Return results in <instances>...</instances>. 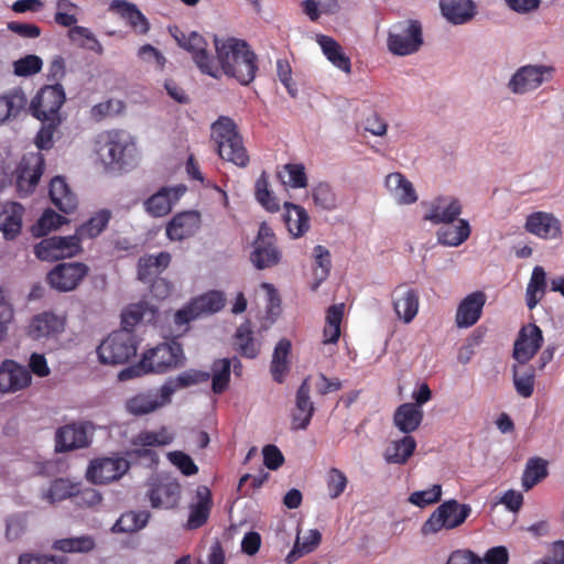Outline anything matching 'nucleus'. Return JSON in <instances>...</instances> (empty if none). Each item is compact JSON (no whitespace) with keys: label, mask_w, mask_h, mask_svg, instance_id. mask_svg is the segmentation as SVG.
Masks as SVG:
<instances>
[{"label":"nucleus","mask_w":564,"mask_h":564,"mask_svg":"<svg viewBox=\"0 0 564 564\" xmlns=\"http://www.w3.org/2000/svg\"><path fill=\"white\" fill-rule=\"evenodd\" d=\"M170 262L169 252L141 257L138 262V276L142 282L150 283L169 267Z\"/></svg>","instance_id":"nucleus-37"},{"label":"nucleus","mask_w":564,"mask_h":564,"mask_svg":"<svg viewBox=\"0 0 564 564\" xmlns=\"http://www.w3.org/2000/svg\"><path fill=\"white\" fill-rule=\"evenodd\" d=\"M442 497V486L432 485L430 488L424 490H417L410 495L409 502L413 506L424 508L440 501Z\"/></svg>","instance_id":"nucleus-64"},{"label":"nucleus","mask_w":564,"mask_h":564,"mask_svg":"<svg viewBox=\"0 0 564 564\" xmlns=\"http://www.w3.org/2000/svg\"><path fill=\"white\" fill-rule=\"evenodd\" d=\"M344 313V305H333L328 308L326 315V326L324 328V344H335L340 336V323Z\"/></svg>","instance_id":"nucleus-58"},{"label":"nucleus","mask_w":564,"mask_h":564,"mask_svg":"<svg viewBox=\"0 0 564 564\" xmlns=\"http://www.w3.org/2000/svg\"><path fill=\"white\" fill-rule=\"evenodd\" d=\"M110 219V213L108 210H100L93 216L88 221L83 224L77 230L75 236L82 239H89L97 237L107 226Z\"/></svg>","instance_id":"nucleus-57"},{"label":"nucleus","mask_w":564,"mask_h":564,"mask_svg":"<svg viewBox=\"0 0 564 564\" xmlns=\"http://www.w3.org/2000/svg\"><path fill=\"white\" fill-rule=\"evenodd\" d=\"M135 335L127 328L111 333L97 348L99 361L104 365H121L137 355Z\"/></svg>","instance_id":"nucleus-4"},{"label":"nucleus","mask_w":564,"mask_h":564,"mask_svg":"<svg viewBox=\"0 0 564 564\" xmlns=\"http://www.w3.org/2000/svg\"><path fill=\"white\" fill-rule=\"evenodd\" d=\"M234 347L245 358L254 359L260 354L261 341L254 337L250 322H245L237 328Z\"/></svg>","instance_id":"nucleus-35"},{"label":"nucleus","mask_w":564,"mask_h":564,"mask_svg":"<svg viewBox=\"0 0 564 564\" xmlns=\"http://www.w3.org/2000/svg\"><path fill=\"white\" fill-rule=\"evenodd\" d=\"M170 403L171 401L166 399L164 388L161 386L159 390H148L128 398L124 402V409L133 416H142Z\"/></svg>","instance_id":"nucleus-18"},{"label":"nucleus","mask_w":564,"mask_h":564,"mask_svg":"<svg viewBox=\"0 0 564 564\" xmlns=\"http://www.w3.org/2000/svg\"><path fill=\"white\" fill-rule=\"evenodd\" d=\"M212 139L216 143L218 154L221 159L239 167H246L248 165L249 155L232 119L229 117H220L215 121L212 124Z\"/></svg>","instance_id":"nucleus-2"},{"label":"nucleus","mask_w":564,"mask_h":564,"mask_svg":"<svg viewBox=\"0 0 564 564\" xmlns=\"http://www.w3.org/2000/svg\"><path fill=\"white\" fill-rule=\"evenodd\" d=\"M384 186L389 195L399 205H411L417 200L413 184L399 172L388 174L384 180Z\"/></svg>","instance_id":"nucleus-31"},{"label":"nucleus","mask_w":564,"mask_h":564,"mask_svg":"<svg viewBox=\"0 0 564 564\" xmlns=\"http://www.w3.org/2000/svg\"><path fill=\"white\" fill-rule=\"evenodd\" d=\"M67 36L80 48L91 51L99 55L104 53L101 43L88 28L75 25L69 29Z\"/></svg>","instance_id":"nucleus-53"},{"label":"nucleus","mask_w":564,"mask_h":564,"mask_svg":"<svg viewBox=\"0 0 564 564\" xmlns=\"http://www.w3.org/2000/svg\"><path fill=\"white\" fill-rule=\"evenodd\" d=\"M393 308L404 323H410L419 311V294L416 291L400 285L393 291Z\"/></svg>","instance_id":"nucleus-32"},{"label":"nucleus","mask_w":564,"mask_h":564,"mask_svg":"<svg viewBox=\"0 0 564 564\" xmlns=\"http://www.w3.org/2000/svg\"><path fill=\"white\" fill-rule=\"evenodd\" d=\"M486 303L484 292L477 291L468 294L458 305L456 311V324L460 328L475 325L481 316Z\"/></svg>","instance_id":"nucleus-28"},{"label":"nucleus","mask_w":564,"mask_h":564,"mask_svg":"<svg viewBox=\"0 0 564 564\" xmlns=\"http://www.w3.org/2000/svg\"><path fill=\"white\" fill-rule=\"evenodd\" d=\"M423 419V411L414 403L401 404L394 413V425L403 433L415 431Z\"/></svg>","instance_id":"nucleus-44"},{"label":"nucleus","mask_w":564,"mask_h":564,"mask_svg":"<svg viewBox=\"0 0 564 564\" xmlns=\"http://www.w3.org/2000/svg\"><path fill=\"white\" fill-rule=\"evenodd\" d=\"M463 212L462 203L451 195L437 196L426 204L424 220L434 225H448L457 219Z\"/></svg>","instance_id":"nucleus-13"},{"label":"nucleus","mask_w":564,"mask_h":564,"mask_svg":"<svg viewBox=\"0 0 564 564\" xmlns=\"http://www.w3.org/2000/svg\"><path fill=\"white\" fill-rule=\"evenodd\" d=\"M284 221L289 232L294 237H302L310 228V217L306 210L293 203H284Z\"/></svg>","instance_id":"nucleus-42"},{"label":"nucleus","mask_w":564,"mask_h":564,"mask_svg":"<svg viewBox=\"0 0 564 564\" xmlns=\"http://www.w3.org/2000/svg\"><path fill=\"white\" fill-rule=\"evenodd\" d=\"M254 194L257 202L268 212L274 213L280 209L276 197L269 188V176L265 172H262L256 181Z\"/></svg>","instance_id":"nucleus-56"},{"label":"nucleus","mask_w":564,"mask_h":564,"mask_svg":"<svg viewBox=\"0 0 564 564\" xmlns=\"http://www.w3.org/2000/svg\"><path fill=\"white\" fill-rule=\"evenodd\" d=\"M76 10L77 6L73 3L70 0H57L56 12L54 15L55 22L66 28L75 26V24L77 23V18L75 15Z\"/></svg>","instance_id":"nucleus-63"},{"label":"nucleus","mask_w":564,"mask_h":564,"mask_svg":"<svg viewBox=\"0 0 564 564\" xmlns=\"http://www.w3.org/2000/svg\"><path fill=\"white\" fill-rule=\"evenodd\" d=\"M23 212L22 205L10 203L0 213V231L6 239H14L20 234Z\"/></svg>","instance_id":"nucleus-39"},{"label":"nucleus","mask_w":564,"mask_h":564,"mask_svg":"<svg viewBox=\"0 0 564 564\" xmlns=\"http://www.w3.org/2000/svg\"><path fill=\"white\" fill-rule=\"evenodd\" d=\"M150 519L149 511H128L112 525L111 531L115 533H132L145 528Z\"/></svg>","instance_id":"nucleus-50"},{"label":"nucleus","mask_w":564,"mask_h":564,"mask_svg":"<svg viewBox=\"0 0 564 564\" xmlns=\"http://www.w3.org/2000/svg\"><path fill=\"white\" fill-rule=\"evenodd\" d=\"M471 228L468 220L459 218L456 223L443 225L436 231L437 242L445 247H458L470 236Z\"/></svg>","instance_id":"nucleus-34"},{"label":"nucleus","mask_w":564,"mask_h":564,"mask_svg":"<svg viewBox=\"0 0 564 564\" xmlns=\"http://www.w3.org/2000/svg\"><path fill=\"white\" fill-rule=\"evenodd\" d=\"M422 25L417 20H402L392 24L388 31V50L397 56L416 53L423 45Z\"/></svg>","instance_id":"nucleus-5"},{"label":"nucleus","mask_w":564,"mask_h":564,"mask_svg":"<svg viewBox=\"0 0 564 564\" xmlns=\"http://www.w3.org/2000/svg\"><path fill=\"white\" fill-rule=\"evenodd\" d=\"M65 101V91L61 84L43 87L32 100L34 117L39 120L59 119L58 111Z\"/></svg>","instance_id":"nucleus-12"},{"label":"nucleus","mask_w":564,"mask_h":564,"mask_svg":"<svg viewBox=\"0 0 564 564\" xmlns=\"http://www.w3.org/2000/svg\"><path fill=\"white\" fill-rule=\"evenodd\" d=\"M314 284L313 290H316L329 275L332 268L330 252L322 245L314 247Z\"/></svg>","instance_id":"nucleus-55"},{"label":"nucleus","mask_w":564,"mask_h":564,"mask_svg":"<svg viewBox=\"0 0 564 564\" xmlns=\"http://www.w3.org/2000/svg\"><path fill=\"white\" fill-rule=\"evenodd\" d=\"M158 310L148 302H139L129 305L122 312L123 328L129 329L138 324H150L156 318Z\"/></svg>","instance_id":"nucleus-41"},{"label":"nucleus","mask_w":564,"mask_h":564,"mask_svg":"<svg viewBox=\"0 0 564 564\" xmlns=\"http://www.w3.org/2000/svg\"><path fill=\"white\" fill-rule=\"evenodd\" d=\"M110 8L117 10L137 34L144 35L150 30V23L135 4L126 0H113Z\"/></svg>","instance_id":"nucleus-38"},{"label":"nucleus","mask_w":564,"mask_h":564,"mask_svg":"<svg viewBox=\"0 0 564 564\" xmlns=\"http://www.w3.org/2000/svg\"><path fill=\"white\" fill-rule=\"evenodd\" d=\"M321 539L322 535L317 529H310L305 532L297 531L293 549L286 555V562L292 563L313 552L319 545Z\"/></svg>","instance_id":"nucleus-43"},{"label":"nucleus","mask_w":564,"mask_h":564,"mask_svg":"<svg viewBox=\"0 0 564 564\" xmlns=\"http://www.w3.org/2000/svg\"><path fill=\"white\" fill-rule=\"evenodd\" d=\"M290 351L291 341L286 338L280 339L274 347L270 371L273 380L279 383L283 382L285 375L289 372Z\"/></svg>","instance_id":"nucleus-47"},{"label":"nucleus","mask_w":564,"mask_h":564,"mask_svg":"<svg viewBox=\"0 0 564 564\" xmlns=\"http://www.w3.org/2000/svg\"><path fill=\"white\" fill-rule=\"evenodd\" d=\"M310 378L304 379L296 392L295 410L292 413V429L306 430L314 414L315 408L311 400Z\"/></svg>","instance_id":"nucleus-29"},{"label":"nucleus","mask_w":564,"mask_h":564,"mask_svg":"<svg viewBox=\"0 0 564 564\" xmlns=\"http://www.w3.org/2000/svg\"><path fill=\"white\" fill-rule=\"evenodd\" d=\"M546 286V272L544 268L540 265L534 267L525 290V302L529 310L536 307L545 294Z\"/></svg>","instance_id":"nucleus-48"},{"label":"nucleus","mask_w":564,"mask_h":564,"mask_svg":"<svg viewBox=\"0 0 564 564\" xmlns=\"http://www.w3.org/2000/svg\"><path fill=\"white\" fill-rule=\"evenodd\" d=\"M26 97L21 89H12L0 95V126L15 118L25 107Z\"/></svg>","instance_id":"nucleus-49"},{"label":"nucleus","mask_w":564,"mask_h":564,"mask_svg":"<svg viewBox=\"0 0 564 564\" xmlns=\"http://www.w3.org/2000/svg\"><path fill=\"white\" fill-rule=\"evenodd\" d=\"M278 176L284 185L293 188H303L307 185L305 169L302 164H285Z\"/></svg>","instance_id":"nucleus-59"},{"label":"nucleus","mask_w":564,"mask_h":564,"mask_svg":"<svg viewBox=\"0 0 564 564\" xmlns=\"http://www.w3.org/2000/svg\"><path fill=\"white\" fill-rule=\"evenodd\" d=\"M65 328V319L52 312H43L32 317L28 326V335L33 339L50 338L61 334Z\"/></svg>","instance_id":"nucleus-27"},{"label":"nucleus","mask_w":564,"mask_h":564,"mask_svg":"<svg viewBox=\"0 0 564 564\" xmlns=\"http://www.w3.org/2000/svg\"><path fill=\"white\" fill-rule=\"evenodd\" d=\"M524 228L542 239H556L561 236V221L551 213L535 212L527 217Z\"/></svg>","instance_id":"nucleus-26"},{"label":"nucleus","mask_w":564,"mask_h":564,"mask_svg":"<svg viewBox=\"0 0 564 564\" xmlns=\"http://www.w3.org/2000/svg\"><path fill=\"white\" fill-rule=\"evenodd\" d=\"M416 442L412 436H404L399 441H392L386 447L383 457L389 464H405L412 456Z\"/></svg>","instance_id":"nucleus-46"},{"label":"nucleus","mask_w":564,"mask_h":564,"mask_svg":"<svg viewBox=\"0 0 564 564\" xmlns=\"http://www.w3.org/2000/svg\"><path fill=\"white\" fill-rule=\"evenodd\" d=\"M547 476V462L541 457H531L522 475V488L528 491Z\"/></svg>","instance_id":"nucleus-52"},{"label":"nucleus","mask_w":564,"mask_h":564,"mask_svg":"<svg viewBox=\"0 0 564 564\" xmlns=\"http://www.w3.org/2000/svg\"><path fill=\"white\" fill-rule=\"evenodd\" d=\"M44 169L41 153H29L22 159L17 176V187L22 195H28L36 186Z\"/></svg>","instance_id":"nucleus-22"},{"label":"nucleus","mask_w":564,"mask_h":564,"mask_svg":"<svg viewBox=\"0 0 564 564\" xmlns=\"http://www.w3.org/2000/svg\"><path fill=\"white\" fill-rule=\"evenodd\" d=\"M31 373L28 368L14 360L6 359L0 364V392L15 393L31 384Z\"/></svg>","instance_id":"nucleus-20"},{"label":"nucleus","mask_w":564,"mask_h":564,"mask_svg":"<svg viewBox=\"0 0 564 564\" xmlns=\"http://www.w3.org/2000/svg\"><path fill=\"white\" fill-rule=\"evenodd\" d=\"M552 74L545 65H524L518 68L508 82L509 90L514 95H524L538 89Z\"/></svg>","instance_id":"nucleus-10"},{"label":"nucleus","mask_w":564,"mask_h":564,"mask_svg":"<svg viewBox=\"0 0 564 564\" xmlns=\"http://www.w3.org/2000/svg\"><path fill=\"white\" fill-rule=\"evenodd\" d=\"M316 42L321 46L326 58L340 70L350 73V59L344 54L340 45L330 36L317 35Z\"/></svg>","instance_id":"nucleus-45"},{"label":"nucleus","mask_w":564,"mask_h":564,"mask_svg":"<svg viewBox=\"0 0 564 564\" xmlns=\"http://www.w3.org/2000/svg\"><path fill=\"white\" fill-rule=\"evenodd\" d=\"M132 137L122 130L104 131L97 135L96 153L107 165H128L135 155Z\"/></svg>","instance_id":"nucleus-3"},{"label":"nucleus","mask_w":564,"mask_h":564,"mask_svg":"<svg viewBox=\"0 0 564 564\" xmlns=\"http://www.w3.org/2000/svg\"><path fill=\"white\" fill-rule=\"evenodd\" d=\"M469 505H460L451 499L440 505L423 523L421 532L423 535H430L440 532L443 529L451 530L459 527L470 514Z\"/></svg>","instance_id":"nucleus-6"},{"label":"nucleus","mask_w":564,"mask_h":564,"mask_svg":"<svg viewBox=\"0 0 564 564\" xmlns=\"http://www.w3.org/2000/svg\"><path fill=\"white\" fill-rule=\"evenodd\" d=\"M95 547V540L90 535L72 536L55 540L52 549L63 553H87Z\"/></svg>","instance_id":"nucleus-54"},{"label":"nucleus","mask_w":564,"mask_h":564,"mask_svg":"<svg viewBox=\"0 0 564 564\" xmlns=\"http://www.w3.org/2000/svg\"><path fill=\"white\" fill-rule=\"evenodd\" d=\"M181 486L175 480H158L151 485L148 497L154 509H172L178 505Z\"/></svg>","instance_id":"nucleus-25"},{"label":"nucleus","mask_w":564,"mask_h":564,"mask_svg":"<svg viewBox=\"0 0 564 564\" xmlns=\"http://www.w3.org/2000/svg\"><path fill=\"white\" fill-rule=\"evenodd\" d=\"M443 17L454 25L468 23L476 14L473 0H440Z\"/></svg>","instance_id":"nucleus-33"},{"label":"nucleus","mask_w":564,"mask_h":564,"mask_svg":"<svg viewBox=\"0 0 564 564\" xmlns=\"http://www.w3.org/2000/svg\"><path fill=\"white\" fill-rule=\"evenodd\" d=\"M183 359V349L178 343H163L143 355L140 367L143 372L163 373L181 366Z\"/></svg>","instance_id":"nucleus-8"},{"label":"nucleus","mask_w":564,"mask_h":564,"mask_svg":"<svg viewBox=\"0 0 564 564\" xmlns=\"http://www.w3.org/2000/svg\"><path fill=\"white\" fill-rule=\"evenodd\" d=\"M230 358H220L213 361L210 367L212 390L216 394L223 393L229 386L231 372Z\"/></svg>","instance_id":"nucleus-51"},{"label":"nucleus","mask_w":564,"mask_h":564,"mask_svg":"<svg viewBox=\"0 0 564 564\" xmlns=\"http://www.w3.org/2000/svg\"><path fill=\"white\" fill-rule=\"evenodd\" d=\"M87 429L88 424L85 423H72L59 427L55 434V451L64 453L87 447L90 443Z\"/></svg>","instance_id":"nucleus-23"},{"label":"nucleus","mask_w":564,"mask_h":564,"mask_svg":"<svg viewBox=\"0 0 564 564\" xmlns=\"http://www.w3.org/2000/svg\"><path fill=\"white\" fill-rule=\"evenodd\" d=\"M202 217L197 210L177 213L167 223L165 231L170 240L181 241L194 236L200 228Z\"/></svg>","instance_id":"nucleus-24"},{"label":"nucleus","mask_w":564,"mask_h":564,"mask_svg":"<svg viewBox=\"0 0 564 564\" xmlns=\"http://www.w3.org/2000/svg\"><path fill=\"white\" fill-rule=\"evenodd\" d=\"M186 189L185 185L164 186L143 202V208L152 217H163L172 210Z\"/></svg>","instance_id":"nucleus-17"},{"label":"nucleus","mask_w":564,"mask_h":564,"mask_svg":"<svg viewBox=\"0 0 564 564\" xmlns=\"http://www.w3.org/2000/svg\"><path fill=\"white\" fill-rule=\"evenodd\" d=\"M543 343V334L539 326L529 324L523 326L513 345V358L525 365L538 352Z\"/></svg>","instance_id":"nucleus-19"},{"label":"nucleus","mask_w":564,"mask_h":564,"mask_svg":"<svg viewBox=\"0 0 564 564\" xmlns=\"http://www.w3.org/2000/svg\"><path fill=\"white\" fill-rule=\"evenodd\" d=\"M75 489L68 480L56 479L42 492V499L53 505L75 495Z\"/></svg>","instance_id":"nucleus-60"},{"label":"nucleus","mask_w":564,"mask_h":564,"mask_svg":"<svg viewBox=\"0 0 564 564\" xmlns=\"http://www.w3.org/2000/svg\"><path fill=\"white\" fill-rule=\"evenodd\" d=\"M219 75L235 78L241 85L250 84L258 70L257 55L248 43L236 37L214 36Z\"/></svg>","instance_id":"nucleus-1"},{"label":"nucleus","mask_w":564,"mask_h":564,"mask_svg":"<svg viewBox=\"0 0 564 564\" xmlns=\"http://www.w3.org/2000/svg\"><path fill=\"white\" fill-rule=\"evenodd\" d=\"M174 440V433L163 426L159 431H141L131 440L132 453L138 457H147L151 462L158 460V455L150 447L170 445Z\"/></svg>","instance_id":"nucleus-15"},{"label":"nucleus","mask_w":564,"mask_h":564,"mask_svg":"<svg viewBox=\"0 0 564 564\" xmlns=\"http://www.w3.org/2000/svg\"><path fill=\"white\" fill-rule=\"evenodd\" d=\"M88 271V267L82 262L61 263L50 271L47 281L53 289L69 292L77 288Z\"/></svg>","instance_id":"nucleus-14"},{"label":"nucleus","mask_w":564,"mask_h":564,"mask_svg":"<svg viewBox=\"0 0 564 564\" xmlns=\"http://www.w3.org/2000/svg\"><path fill=\"white\" fill-rule=\"evenodd\" d=\"M65 221L66 219L63 216L56 214L52 209H47L43 213L36 224L32 226V232L35 237H42L48 231L57 229Z\"/></svg>","instance_id":"nucleus-62"},{"label":"nucleus","mask_w":564,"mask_h":564,"mask_svg":"<svg viewBox=\"0 0 564 564\" xmlns=\"http://www.w3.org/2000/svg\"><path fill=\"white\" fill-rule=\"evenodd\" d=\"M513 384L516 391L522 398H529L534 389V370L532 368L521 369L513 366Z\"/></svg>","instance_id":"nucleus-61"},{"label":"nucleus","mask_w":564,"mask_h":564,"mask_svg":"<svg viewBox=\"0 0 564 564\" xmlns=\"http://www.w3.org/2000/svg\"><path fill=\"white\" fill-rule=\"evenodd\" d=\"M281 257L272 229L265 223H262L250 254L251 263L258 270H264L279 264Z\"/></svg>","instance_id":"nucleus-9"},{"label":"nucleus","mask_w":564,"mask_h":564,"mask_svg":"<svg viewBox=\"0 0 564 564\" xmlns=\"http://www.w3.org/2000/svg\"><path fill=\"white\" fill-rule=\"evenodd\" d=\"M82 250L77 236H53L43 239L34 247V253L42 261H57L70 258Z\"/></svg>","instance_id":"nucleus-11"},{"label":"nucleus","mask_w":564,"mask_h":564,"mask_svg":"<svg viewBox=\"0 0 564 564\" xmlns=\"http://www.w3.org/2000/svg\"><path fill=\"white\" fill-rule=\"evenodd\" d=\"M213 506L212 492L206 486H198L195 491V498L189 503V514L186 527L195 530L204 525L209 517Z\"/></svg>","instance_id":"nucleus-30"},{"label":"nucleus","mask_w":564,"mask_h":564,"mask_svg":"<svg viewBox=\"0 0 564 564\" xmlns=\"http://www.w3.org/2000/svg\"><path fill=\"white\" fill-rule=\"evenodd\" d=\"M209 378L210 373L208 371L188 369L174 378H170L164 382V384H162L164 388V394L166 399L172 401V395L177 390L206 382Z\"/></svg>","instance_id":"nucleus-36"},{"label":"nucleus","mask_w":564,"mask_h":564,"mask_svg":"<svg viewBox=\"0 0 564 564\" xmlns=\"http://www.w3.org/2000/svg\"><path fill=\"white\" fill-rule=\"evenodd\" d=\"M50 196L53 204L63 213L68 214L77 206L75 194L69 189L65 180L61 176H56L51 181Z\"/></svg>","instance_id":"nucleus-40"},{"label":"nucleus","mask_w":564,"mask_h":564,"mask_svg":"<svg viewBox=\"0 0 564 564\" xmlns=\"http://www.w3.org/2000/svg\"><path fill=\"white\" fill-rule=\"evenodd\" d=\"M183 43V48L192 54L194 63L202 73L219 78V67L214 57L207 52V42L200 34L191 32L186 42Z\"/></svg>","instance_id":"nucleus-21"},{"label":"nucleus","mask_w":564,"mask_h":564,"mask_svg":"<svg viewBox=\"0 0 564 564\" xmlns=\"http://www.w3.org/2000/svg\"><path fill=\"white\" fill-rule=\"evenodd\" d=\"M130 464L122 457H104L91 462L87 477L94 484H106L122 477Z\"/></svg>","instance_id":"nucleus-16"},{"label":"nucleus","mask_w":564,"mask_h":564,"mask_svg":"<svg viewBox=\"0 0 564 564\" xmlns=\"http://www.w3.org/2000/svg\"><path fill=\"white\" fill-rule=\"evenodd\" d=\"M226 299L219 291H210L198 297H195L186 306L178 310L173 315V322L177 330L183 332L186 325L203 315L214 314L220 311L225 305Z\"/></svg>","instance_id":"nucleus-7"}]
</instances>
